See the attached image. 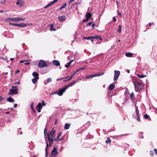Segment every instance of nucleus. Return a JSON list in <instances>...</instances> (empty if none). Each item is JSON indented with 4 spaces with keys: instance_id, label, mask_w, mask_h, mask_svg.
<instances>
[{
    "instance_id": "24",
    "label": "nucleus",
    "mask_w": 157,
    "mask_h": 157,
    "mask_svg": "<svg viewBox=\"0 0 157 157\" xmlns=\"http://www.w3.org/2000/svg\"><path fill=\"white\" fill-rule=\"evenodd\" d=\"M54 24H51L49 26H51V31H55L56 30V29L53 28Z\"/></svg>"
},
{
    "instance_id": "35",
    "label": "nucleus",
    "mask_w": 157,
    "mask_h": 157,
    "mask_svg": "<svg viewBox=\"0 0 157 157\" xmlns=\"http://www.w3.org/2000/svg\"><path fill=\"white\" fill-rule=\"evenodd\" d=\"M121 26L120 25H119V26H118V29L117 30V31L119 33H120L121 32Z\"/></svg>"
},
{
    "instance_id": "50",
    "label": "nucleus",
    "mask_w": 157,
    "mask_h": 157,
    "mask_svg": "<svg viewBox=\"0 0 157 157\" xmlns=\"http://www.w3.org/2000/svg\"><path fill=\"white\" fill-rule=\"evenodd\" d=\"M154 151L156 154L157 155V149H156V148H155L154 149Z\"/></svg>"
},
{
    "instance_id": "10",
    "label": "nucleus",
    "mask_w": 157,
    "mask_h": 157,
    "mask_svg": "<svg viewBox=\"0 0 157 157\" xmlns=\"http://www.w3.org/2000/svg\"><path fill=\"white\" fill-rule=\"evenodd\" d=\"M92 36V40L94 39H97L100 40H102V38H101V36L100 35H95L94 36Z\"/></svg>"
},
{
    "instance_id": "40",
    "label": "nucleus",
    "mask_w": 157,
    "mask_h": 157,
    "mask_svg": "<svg viewBox=\"0 0 157 157\" xmlns=\"http://www.w3.org/2000/svg\"><path fill=\"white\" fill-rule=\"evenodd\" d=\"M48 144L47 143V146H46V148L45 149L46 154V155H48V151H47V148H48Z\"/></svg>"
},
{
    "instance_id": "45",
    "label": "nucleus",
    "mask_w": 157,
    "mask_h": 157,
    "mask_svg": "<svg viewBox=\"0 0 157 157\" xmlns=\"http://www.w3.org/2000/svg\"><path fill=\"white\" fill-rule=\"evenodd\" d=\"M113 22H115L116 21V18L114 17H113Z\"/></svg>"
},
{
    "instance_id": "26",
    "label": "nucleus",
    "mask_w": 157,
    "mask_h": 157,
    "mask_svg": "<svg viewBox=\"0 0 157 157\" xmlns=\"http://www.w3.org/2000/svg\"><path fill=\"white\" fill-rule=\"evenodd\" d=\"M135 109H136V115L138 116V115L139 114V111L138 109V107L137 106H136V104L135 105Z\"/></svg>"
},
{
    "instance_id": "3",
    "label": "nucleus",
    "mask_w": 157,
    "mask_h": 157,
    "mask_svg": "<svg viewBox=\"0 0 157 157\" xmlns=\"http://www.w3.org/2000/svg\"><path fill=\"white\" fill-rule=\"evenodd\" d=\"M25 19L23 17H17L14 18H8L6 19V21L7 22H10V21L18 22L21 21H24Z\"/></svg>"
},
{
    "instance_id": "57",
    "label": "nucleus",
    "mask_w": 157,
    "mask_h": 157,
    "mask_svg": "<svg viewBox=\"0 0 157 157\" xmlns=\"http://www.w3.org/2000/svg\"><path fill=\"white\" fill-rule=\"evenodd\" d=\"M58 92H57V91H56V92H54V93H52V94H58Z\"/></svg>"
},
{
    "instance_id": "41",
    "label": "nucleus",
    "mask_w": 157,
    "mask_h": 157,
    "mask_svg": "<svg viewBox=\"0 0 157 157\" xmlns=\"http://www.w3.org/2000/svg\"><path fill=\"white\" fill-rule=\"evenodd\" d=\"M136 116L137 117V121L139 122L140 121V118L139 115H138V116L136 115Z\"/></svg>"
},
{
    "instance_id": "8",
    "label": "nucleus",
    "mask_w": 157,
    "mask_h": 157,
    "mask_svg": "<svg viewBox=\"0 0 157 157\" xmlns=\"http://www.w3.org/2000/svg\"><path fill=\"white\" fill-rule=\"evenodd\" d=\"M67 89L66 87L65 86L64 87L60 89L58 92V94L59 96H61L64 93Z\"/></svg>"
},
{
    "instance_id": "44",
    "label": "nucleus",
    "mask_w": 157,
    "mask_h": 157,
    "mask_svg": "<svg viewBox=\"0 0 157 157\" xmlns=\"http://www.w3.org/2000/svg\"><path fill=\"white\" fill-rule=\"evenodd\" d=\"M29 60H21L20 61V63H23L24 62H25V61H29Z\"/></svg>"
},
{
    "instance_id": "48",
    "label": "nucleus",
    "mask_w": 157,
    "mask_h": 157,
    "mask_svg": "<svg viewBox=\"0 0 157 157\" xmlns=\"http://www.w3.org/2000/svg\"><path fill=\"white\" fill-rule=\"evenodd\" d=\"M42 109V106L41 105L40 103V112L41 111V109Z\"/></svg>"
},
{
    "instance_id": "64",
    "label": "nucleus",
    "mask_w": 157,
    "mask_h": 157,
    "mask_svg": "<svg viewBox=\"0 0 157 157\" xmlns=\"http://www.w3.org/2000/svg\"><path fill=\"white\" fill-rule=\"evenodd\" d=\"M153 24H154V23H150L149 24V26L151 27V25H153Z\"/></svg>"
},
{
    "instance_id": "53",
    "label": "nucleus",
    "mask_w": 157,
    "mask_h": 157,
    "mask_svg": "<svg viewBox=\"0 0 157 157\" xmlns=\"http://www.w3.org/2000/svg\"><path fill=\"white\" fill-rule=\"evenodd\" d=\"M17 104H14V108H17Z\"/></svg>"
},
{
    "instance_id": "16",
    "label": "nucleus",
    "mask_w": 157,
    "mask_h": 157,
    "mask_svg": "<svg viewBox=\"0 0 157 157\" xmlns=\"http://www.w3.org/2000/svg\"><path fill=\"white\" fill-rule=\"evenodd\" d=\"M115 86L114 84L112 83L109 86L108 88L110 90H112L115 88Z\"/></svg>"
},
{
    "instance_id": "9",
    "label": "nucleus",
    "mask_w": 157,
    "mask_h": 157,
    "mask_svg": "<svg viewBox=\"0 0 157 157\" xmlns=\"http://www.w3.org/2000/svg\"><path fill=\"white\" fill-rule=\"evenodd\" d=\"M52 154L54 155L55 156H56L58 153V151L57 150V148L56 147H54L53 149L52 150Z\"/></svg>"
},
{
    "instance_id": "18",
    "label": "nucleus",
    "mask_w": 157,
    "mask_h": 157,
    "mask_svg": "<svg viewBox=\"0 0 157 157\" xmlns=\"http://www.w3.org/2000/svg\"><path fill=\"white\" fill-rule=\"evenodd\" d=\"M73 61L74 60H70V61L67 63L65 65V67L66 68H68L70 65Z\"/></svg>"
},
{
    "instance_id": "51",
    "label": "nucleus",
    "mask_w": 157,
    "mask_h": 157,
    "mask_svg": "<svg viewBox=\"0 0 157 157\" xmlns=\"http://www.w3.org/2000/svg\"><path fill=\"white\" fill-rule=\"evenodd\" d=\"M46 128H45L44 130V135H45L46 134Z\"/></svg>"
},
{
    "instance_id": "23",
    "label": "nucleus",
    "mask_w": 157,
    "mask_h": 157,
    "mask_svg": "<svg viewBox=\"0 0 157 157\" xmlns=\"http://www.w3.org/2000/svg\"><path fill=\"white\" fill-rule=\"evenodd\" d=\"M38 79V77H36L32 79V81L33 83L34 84L36 83Z\"/></svg>"
},
{
    "instance_id": "29",
    "label": "nucleus",
    "mask_w": 157,
    "mask_h": 157,
    "mask_svg": "<svg viewBox=\"0 0 157 157\" xmlns=\"http://www.w3.org/2000/svg\"><path fill=\"white\" fill-rule=\"evenodd\" d=\"M104 72H101L100 73H98V74H94V76L95 77L96 76H101L103 75H104Z\"/></svg>"
},
{
    "instance_id": "22",
    "label": "nucleus",
    "mask_w": 157,
    "mask_h": 157,
    "mask_svg": "<svg viewBox=\"0 0 157 157\" xmlns=\"http://www.w3.org/2000/svg\"><path fill=\"white\" fill-rule=\"evenodd\" d=\"M7 101L9 102H13L14 101V100L12 98L9 97L7 99Z\"/></svg>"
},
{
    "instance_id": "2",
    "label": "nucleus",
    "mask_w": 157,
    "mask_h": 157,
    "mask_svg": "<svg viewBox=\"0 0 157 157\" xmlns=\"http://www.w3.org/2000/svg\"><path fill=\"white\" fill-rule=\"evenodd\" d=\"M135 91L136 92H138L139 91L142 90L143 87V85L138 81H136L135 82H133Z\"/></svg>"
},
{
    "instance_id": "4",
    "label": "nucleus",
    "mask_w": 157,
    "mask_h": 157,
    "mask_svg": "<svg viewBox=\"0 0 157 157\" xmlns=\"http://www.w3.org/2000/svg\"><path fill=\"white\" fill-rule=\"evenodd\" d=\"M9 24L10 25H14L15 26H17L18 27H24L26 26L27 25L26 24H25L23 23H21V24H17L15 23H12L11 22H10Z\"/></svg>"
},
{
    "instance_id": "13",
    "label": "nucleus",
    "mask_w": 157,
    "mask_h": 157,
    "mask_svg": "<svg viewBox=\"0 0 157 157\" xmlns=\"http://www.w3.org/2000/svg\"><path fill=\"white\" fill-rule=\"evenodd\" d=\"M24 2L22 0H17L16 3L17 5L21 6L24 4Z\"/></svg>"
},
{
    "instance_id": "1",
    "label": "nucleus",
    "mask_w": 157,
    "mask_h": 157,
    "mask_svg": "<svg viewBox=\"0 0 157 157\" xmlns=\"http://www.w3.org/2000/svg\"><path fill=\"white\" fill-rule=\"evenodd\" d=\"M56 131L54 130L53 128H52L50 132L48 133L47 134V136L48 138V140L49 142V146H51L52 144L53 143L54 139H55L56 135L55 134L56 132Z\"/></svg>"
},
{
    "instance_id": "37",
    "label": "nucleus",
    "mask_w": 157,
    "mask_h": 157,
    "mask_svg": "<svg viewBox=\"0 0 157 157\" xmlns=\"http://www.w3.org/2000/svg\"><path fill=\"white\" fill-rule=\"evenodd\" d=\"M149 117V116L147 114H145L144 116V117L146 119H148Z\"/></svg>"
},
{
    "instance_id": "56",
    "label": "nucleus",
    "mask_w": 157,
    "mask_h": 157,
    "mask_svg": "<svg viewBox=\"0 0 157 157\" xmlns=\"http://www.w3.org/2000/svg\"><path fill=\"white\" fill-rule=\"evenodd\" d=\"M128 134H122V135H121V136H127Z\"/></svg>"
},
{
    "instance_id": "31",
    "label": "nucleus",
    "mask_w": 157,
    "mask_h": 157,
    "mask_svg": "<svg viewBox=\"0 0 157 157\" xmlns=\"http://www.w3.org/2000/svg\"><path fill=\"white\" fill-rule=\"evenodd\" d=\"M136 75L140 78H143L146 77V75H140L139 74H137Z\"/></svg>"
},
{
    "instance_id": "38",
    "label": "nucleus",
    "mask_w": 157,
    "mask_h": 157,
    "mask_svg": "<svg viewBox=\"0 0 157 157\" xmlns=\"http://www.w3.org/2000/svg\"><path fill=\"white\" fill-rule=\"evenodd\" d=\"M36 109H37L38 112L39 113V103L37 105Z\"/></svg>"
},
{
    "instance_id": "36",
    "label": "nucleus",
    "mask_w": 157,
    "mask_h": 157,
    "mask_svg": "<svg viewBox=\"0 0 157 157\" xmlns=\"http://www.w3.org/2000/svg\"><path fill=\"white\" fill-rule=\"evenodd\" d=\"M41 105L42 106H45L46 103H45V102L44 101H42L41 103H40Z\"/></svg>"
},
{
    "instance_id": "46",
    "label": "nucleus",
    "mask_w": 157,
    "mask_h": 157,
    "mask_svg": "<svg viewBox=\"0 0 157 157\" xmlns=\"http://www.w3.org/2000/svg\"><path fill=\"white\" fill-rule=\"evenodd\" d=\"M150 155L151 156H152L154 155V153L152 151H150Z\"/></svg>"
},
{
    "instance_id": "27",
    "label": "nucleus",
    "mask_w": 157,
    "mask_h": 157,
    "mask_svg": "<svg viewBox=\"0 0 157 157\" xmlns=\"http://www.w3.org/2000/svg\"><path fill=\"white\" fill-rule=\"evenodd\" d=\"M86 17L90 18L92 16V14L90 13H87L86 14Z\"/></svg>"
},
{
    "instance_id": "17",
    "label": "nucleus",
    "mask_w": 157,
    "mask_h": 157,
    "mask_svg": "<svg viewBox=\"0 0 157 157\" xmlns=\"http://www.w3.org/2000/svg\"><path fill=\"white\" fill-rule=\"evenodd\" d=\"M58 0H54L50 4H48V5H47L46 6L44 7V8H47V7H48L49 6H51L52 5L53 3H55L57 1H58Z\"/></svg>"
},
{
    "instance_id": "55",
    "label": "nucleus",
    "mask_w": 157,
    "mask_h": 157,
    "mask_svg": "<svg viewBox=\"0 0 157 157\" xmlns=\"http://www.w3.org/2000/svg\"><path fill=\"white\" fill-rule=\"evenodd\" d=\"M80 4V2L75 3L74 4H73V5H78V4Z\"/></svg>"
},
{
    "instance_id": "43",
    "label": "nucleus",
    "mask_w": 157,
    "mask_h": 157,
    "mask_svg": "<svg viewBox=\"0 0 157 157\" xmlns=\"http://www.w3.org/2000/svg\"><path fill=\"white\" fill-rule=\"evenodd\" d=\"M94 22L93 21H91V22H90L89 23H88V24H87V26H88V25H90L91 24H92Z\"/></svg>"
},
{
    "instance_id": "52",
    "label": "nucleus",
    "mask_w": 157,
    "mask_h": 157,
    "mask_svg": "<svg viewBox=\"0 0 157 157\" xmlns=\"http://www.w3.org/2000/svg\"><path fill=\"white\" fill-rule=\"evenodd\" d=\"M118 14L121 16V14L119 11H117Z\"/></svg>"
},
{
    "instance_id": "58",
    "label": "nucleus",
    "mask_w": 157,
    "mask_h": 157,
    "mask_svg": "<svg viewBox=\"0 0 157 157\" xmlns=\"http://www.w3.org/2000/svg\"><path fill=\"white\" fill-rule=\"evenodd\" d=\"M20 84L19 82H17L15 83V84Z\"/></svg>"
},
{
    "instance_id": "25",
    "label": "nucleus",
    "mask_w": 157,
    "mask_h": 157,
    "mask_svg": "<svg viewBox=\"0 0 157 157\" xmlns=\"http://www.w3.org/2000/svg\"><path fill=\"white\" fill-rule=\"evenodd\" d=\"M133 55V54L132 53L128 52L126 53L125 54V56L128 57H131Z\"/></svg>"
},
{
    "instance_id": "11",
    "label": "nucleus",
    "mask_w": 157,
    "mask_h": 157,
    "mask_svg": "<svg viewBox=\"0 0 157 157\" xmlns=\"http://www.w3.org/2000/svg\"><path fill=\"white\" fill-rule=\"evenodd\" d=\"M61 134H62V132H60L59 133V134L58 135L57 138L54 139V141H60L62 140L63 139V138H61L60 139V138H59V137L61 135Z\"/></svg>"
},
{
    "instance_id": "32",
    "label": "nucleus",
    "mask_w": 157,
    "mask_h": 157,
    "mask_svg": "<svg viewBox=\"0 0 157 157\" xmlns=\"http://www.w3.org/2000/svg\"><path fill=\"white\" fill-rule=\"evenodd\" d=\"M111 142V140L110 139V138L108 137L107 138V140L105 141V143L106 144H109Z\"/></svg>"
},
{
    "instance_id": "5",
    "label": "nucleus",
    "mask_w": 157,
    "mask_h": 157,
    "mask_svg": "<svg viewBox=\"0 0 157 157\" xmlns=\"http://www.w3.org/2000/svg\"><path fill=\"white\" fill-rule=\"evenodd\" d=\"M48 67V64L43 60H40V68Z\"/></svg>"
},
{
    "instance_id": "39",
    "label": "nucleus",
    "mask_w": 157,
    "mask_h": 157,
    "mask_svg": "<svg viewBox=\"0 0 157 157\" xmlns=\"http://www.w3.org/2000/svg\"><path fill=\"white\" fill-rule=\"evenodd\" d=\"M52 79L51 78H48L47 79V82L48 83H49L52 81Z\"/></svg>"
},
{
    "instance_id": "30",
    "label": "nucleus",
    "mask_w": 157,
    "mask_h": 157,
    "mask_svg": "<svg viewBox=\"0 0 157 157\" xmlns=\"http://www.w3.org/2000/svg\"><path fill=\"white\" fill-rule=\"evenodd\" d=\"M84 39H86L87 40H90L92 42H93V40L92 39V36H89L88 37H84L83 38Z\"/></svg>"
},
{
    "instance_id": "21",
    "label": "nucleus",
    "mask_w": 157,
    "mask_h": 157,
    "mask_svg": "<svg viewBox=\"0 0 157 157\" xmlns=\"http://www.w3.org/2000/svg\"><path fill=\"white\" fill-rule=\"evenodd\" d=\"M94 75V74L92 75H87L86 77V79H88L93 78V77H95Z\"/></svg>"
},
{
    "instance_id": "54",
    "label": "nucleus",
    "mask_w": 157,
    "mask_h": 157,
    "mask_svg": "<svg viewBox=\"0 0 157 157\" xmlns=\"http://www.w3.org/2000/svg\"><path fill=\"white\" fill-rule=\"evenodd\" d=\"M30 64V63H28V62H27V63H25V64L26 65H29Z\"/></svg>"
},
{
    "instance_id": "60",
    "label": "nucleus",
    "mask_w": 157,
    "mask_h": 157,
    "mask_svg": "<svg viewBox=\"0 0 157 157\" xmlns=\"http://www.w3.org/2000/svg\"><path fill=\"white\" fill-rule=\"evenodd\" d=\"M20 72V71H19L18 70H17L16 71V72L15 73H18V72Z\"/></svg>"
},
{
    "instance_id": "61",
    "label": "nucleus",
    "mask_w": 157,
    "mask_h": 157,
    "mask_svg": "<svg viewBox=\"0 0 157 157\" xmlns=\"http://www.w3.org/2000/svg\"><path fill=\"white\" fill-rule=\"evenodd\" d=\"M82 22H87L86 20L85 19H84L83 20H82Z\"/></svg>"
},
{
    "instance_id": "20",
    "label": "nucleus",
    "mask_w": 157,
    "mask_h": 157,
    "mask_svg": "<svg viewBox=\"0 0 157 157\" xmlns=\"http://www.w3.org/2000/svg\"><path fill=\"white\" fill-rule=\"evenodd\" d=\"M70 126V124L68 123H66L64 126V128L65 129L67 130L69 128Z\"/></svg>"
},
{
    "instance_id": "33",
    "label": "nucleus",
    "mask_w": 157,
    "mask_h": 157,
    "mask_svg": "<svg viewBox=\"0 0 157 157\" xmlns=\"http://www.w3.org/2000/svg\"><path fill=\"white\" fill-rule=\"evenodd\" d=\"M32 74L33 75L34 77H38L39 75L36 72H33Z\"/></svg>"
},
{
    "instance_id": "12",
    "label": "nucleus",
    "mask_w": 157,
    "mask_h": 157,
    "mask_svg": "<svg viewBox=\"0 0 157 157\" xmlns=\"http://www.w3.org/2000/svg\"><path fill=\"white\" fill-rule=\"evenodd\" d=\"M77 82V81L75 80V81H72V82H70L69 84H68L67 86H65V87H66L67 89L70 86H72L73 85L75 84L76 82Z\"/></svg>"
},
{
    "instance_id": "42",
    "label": "nucleus",
    "mask_w": 157,
    "mask_h": 157,
    "mask_svg": "<svg viewBox=\"0 0 157 157\" xmlns=\"http://www.w3.org/2000/svg\"><path fill=\"white\" fill-rule=\"evenodd\" d=\"M66 5H67L66 3H65L61 6L63 8H64L66 7Z\"/></svg>"
},
{
    "instance_id": "62",
    "label": "nucleus",
    "mask_w": 157,
    "mask_h": 157,
    "mask_svg": "<svg viewBox=\"0 0 157 157\" xmlns=\"http://www.w3.org/2000/svg\"><path fill=\"white\" fill-rule=\"evenodd\" d=\"M57 121H58V120L57 119H56V121H55V124H56V123H57Z\"/></svg>"
},
{
    "instance_id": "47",
    "label": "nucleus",
    "mask_w": 157,
    "mask_h": 157,
    "mask_svg": "<svg viewBox=\"0 0 157 157\" xmlns=\"http://www.w3.org/2000/svg\"><path fill=\"white\" fill-rule=\"evenodd\" d=\"M95 25V24L94 23H93L92 25V27L93 29H94L95 28L94 26Z\"/></svg>"
},
{
    "instance_id": "6",
    "label": "nucleus",
    "mask_w": 157,
    "mask_h": 157,
    "mask_svg": "<svg viewBox=\"0 0 157 157\" xmlns=\"http://www.w3.org/2000/svg\"><path fill=\"white\" fill-rule=\"evenodd\" d=\"M18 90L17 89H11L10 90L9 92L8 93V94L9 95L10 94H18Z\"/></svg>"
},
{
    "instance_id": "28",
    "label": "nucleus",
    "mask_w": 157,
    "mask_h": 157,
    "mask_svg": "<svg viewBox=\"0 0 157 157\" xmlns=\"http://www.w3.org/2000/svg\"><path fill=\"white\" fill-rule=\"evenodd\" d=\"M134 93L133 92H132L131 94V97L132 98V99H131V100L132 101H135V98L134 97Z\"/></svg>"
},
{
    "instance_id": "59",
    "label": "nucleus",
    "mask_w": 157,
    "mask_h": 157,
    "mask_svg": "<svg viewBox=\"0 0 157 157\" xmlns=\"http://www.w3.org/2000/svg\"><path fill=\"white\" fill-rule=\"evenodd\" d=\"M74 0H70L69 2V4L71 3V2H72Z\"/></svg>"
},
{
    "instance_id": "15",
    "label": "nucleus",
    "mask_w": 157,
    "mask_h": 157,
    "mask_svg": "<svg viewBox=\"0 0 157 157\" xmlns=\"http://www.w3.org/2000/svg\"><path fill=\"white\" fill-rule=\"evenodd\" d=\"M59 19L62 21H64L66 20L65 17L64 15H62L58 17Z\"/></svg>"
},
{
    "instance_id": "63",
    "label": "nucleus",
    "mask_w": 157,
    "mask_h": 157,
    "mask_svg": "<svg viewBox=\"0 0 157 157\" xmlns=\"http://www.w3.org/2000/svg\"><path fill=\"white\" fill-rule=\"evenodd\" d=\"M89 19L90 18H89L86 17V21H87L89 20Z\"/></svg>"
},
{
    "instance_id": "7",
    "label": "nucleus",
    "mask_w": 157,
    "mask_h": 157,
    "mask_svg": "<svg viewBox=\"0 0 157 157\" xmlns=\"http://www.w3.org/2000/svg\"><path fill=\"white\" fill-rule=\"evenodd\" d=\"M120 74V71L117 70L114 71V81H116L118 79Z\"/></svg>"
},
{
    "instance_id": "34",
    "label": "nucleus",
    "mask_w": 157,
    "mask_h": 157,
    "mask_svg": "<svg viewBox=\"0 0 157 157\" xmlns=\"http://www.w3.org/2000/svg\"><path fill=\"white\" fill-rule=\"evenodd\" d=\"M33 102L31 103V108L33 111V112L34 113H35L36 111L34 109L33 107Z\"/></svg>"
},
{
    "instance_id": "14",
    "label": "nucleus",
    "mask_w": 157,
    "mask_h": 157,
    "mask_svg": "<svg viewBox=\"0 0 157 157\" xmlns=\"http://www.w3.org/2000/svg\"><path fill=\"white\" fill-rule=\"evenodd\" d=\"M53 64L57 66H59L60 65L59 62L57 60H53L52 61Z\"/></svg>"
},
{
    "instance_id": "19",
    "label": "nucleus",
    "mask_w": 157,
    "mask_h": 157,
    "mask_svg": "<svg viewBox=\"0 0 157 157\" xmlns=\"http://www.w3.org/2000/svg\"><path fill=\"white\" fill-rule=\"evenodd\" d=\"M85 67H82L80 68H79L78 69H77V70H76L74 72V74H76L78 71H81V70H84V69H85Z\"/></svg>"
},
{
    "instance_id": "49",
    "label": "nucleus",
    "mask_w": 157,
    "mask_h": 157,
    "mask_svg": "<svg viewBox=\"0 0 157 157\" xmlns=\"http://www.w3.org/2000/svg\"><path fill=\"white\" fill-rule=\"evenodd\" d=\"M12 89H17V86H12Z\"/></svg>"
}]
</instances>
